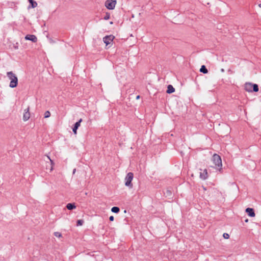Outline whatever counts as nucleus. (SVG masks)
<instances>
[{
    "instance_id": "ddd939ff",
    "label": "nucleus",
    "mask_w": 261,
    "mask_h": 261,
    "mask_svg": "<svg viewBox=\"0 0 261 261\" xmlns=\"http://www.w3.org/2000/svg\"><path fill=\"white\" fill-rule=\"evenodd\" d=\"M30 4H31V7L32 8H35L37 6V3L36 1H34V0H28ZM30 8V6L29 7V8Z\"/></svg>"
},
{
    "instance_id": "6ab92c4d",
    "label": "nucleus",
    "mask_w": 261,
    "mask_h": 261,
    "mask_svg": "<svg viewBox=\"0 0 261 261\" xmlns=\"http://www.w3.org/2000/svg\"><path fill=\"white\" fill-rule=\"evenodd\" d=\"M50 113L49 111H47L45 112L44 118H48L50 117Z\"/></svg>"
},
{
    "instance_id": "dca6fc26",
    "label": "nucleus",
    "mask_w": 261,
    "mask_h": 261,
    "mask_svg": "<svg viewBox=\"0 0 261 261\" xmlns=\"http://www.w3.org/2000/svg\"><path fill=\"white\" fill-rule=\"evenodd\" d=\"M111 211L113 213H118L120 211V209L118 207L114 206L111 208Z\"/></svg>"
},
{
    "instance_id": "a211bd4d",
    "label": "nucleus",
    "mask_w": 261,
    "mask_h": 261,
    "mask_svg": "<svg viewBox=\"0 0 261 261\" xmlns=\"http://www.w3.org/2000/svg\"><path fill=\"white\" fill-rule=\"evenodd\" d=\"M47 158L48 160L50 161V164H51V168H50V171H51L53 170V165H54V162L53 161L50 159V157L49 156H47Z\"/></svg>"
},
{
    "instance_id": "393cba45",
    "label": "nucleus",
    "mask_w": 261,
    "mask_h": 261,
    "mask_svg": "<svg viewBox=\"0 0 261 261\" xmlns=\"http://www.w3.org/2000/svg\"><path fill=\"white\" fill-rule=\"evenodd\" d=\"M75 171H76V169H74L73 170V174H74L75 173Z\"/></svg>"
},
{
    "instance_id": "1a4fd4ad",
    "label": "nucleus",
    "mask_w": 261,
    "mask_h": 261,
    "mask_svg": "<svg viewBox=\"0 0 261 261\" xmlns=\"http://www.w3.org/2000/svg\"><path fill=\"white\" fill-rule=\"evenodd\" d=\"M200 177L203 180H205L207 178V172L206 169H204L202 172L200 173Z\"/></svg>"
},
{
    "instance_id": "39448f33",
    "label": "nucleus",
    "mask_w": 261,
    "mask_h": 261,
    "mask_svg": "<svg viewBox=\"0 0 261 261\" xmlns=\"http://www.w3.org/2000/svg\"><path fill=\"white\" fill-rule=\"evenodd\" d=\"M114 37L113 35L106 36L103 38V41L106 45L110 44L113 40Z\"/></svg>"
},
{
    "instance_id": "4be33fe9",
    "label": "nucleus",
    "mask_w": 261,
    "mask_h": 261,
    "mask_svg": "<svg viewBox=\"0 0 261 261\" xmlns=\"http://www.w3.org/2000/svg\"><path fill=\"white\" fill-rule=\"evenodd\" d=\"M223 237L225 239H228L229 237V236L228 233H224L223 234Z\"/></svg>"
},
{
    "instance_id": "aec40b11",
    "label": "nucleus",
    "mask_w": 261,
    "mask_h": 261,
    "mask_svg": "<svg viewBox=\"0 0 261 261\" xmlns=\"http://www.w3.org/2000/svg\"><path fill=\"white\" fill-rule=\"evenodd\" d=\"M54 236H56V237H58V238H60L62 237L61 233L59 232H55Z\"/></svg>"
},
{
    "instance_id": "f257e3e1",
    "label": "nucleus",
    "mask_w": 261,
    "mask_h": 261,
    "mask_svg": "<svg viewBox=\"0 0 261 261\" xmlns=\"http://www.w3.org/2000/svg\"><path fill=\"white\" fill-rule=\"evenodd\" d=\"M7 75L10 80V87H16L18 85V79L16 75L12 71H9L7 73Z\"/></svg>"
},
{
    "instance_id": "a878e982",
    "label": "nucleus",
    "mask_w": 261,
    "mask_h": 261,
    "mask_svg": "<svg viewBox=\"0 0 261 261\" xmlns=\"http://www.w3.org/2000/svg\"><path fill=\"white\" fill-rule=\"evenodd\" d=\"M137 99H139L140 98V96L139 95H138L137 96V98H136Z\"/></svg>"
},
{
    "instance_id": "cd10ccee",
    "label": "nucleus",
    "mask_w": 261,
    "mask_h": 261,
    "mask_svg": "<svg viewBox=\"0 0 261 261\" xmlns=\"http://www.w3.org/2000/svg\"><path fill=\"white\" fill-rule=\"evenodd\" d=\"M248 221V219H246V220H245V222H247Z\"/></svg>"
},
{
    "instance_id": "c756f323",
    "label": "nucleus",
    "mask_w": 261,
    "mask_h": 261,
    "mask_svg": "<svg viewBox=\"0 0 261 261\" xmlns=\"http://www.w3.org/2000/svg\"><path fill=\"white\" fill-rule=\"evenodd\" d=\"M15 48L17 49V46H15Z\"/></svg>"
},
{
    "instance_id": "2eb2a0df",
    "label": "nucleus",
    "mask_w": 261,
    "mask_h": 261,
    "mask_svg": "<svg viewBox=\"0 0 261 261\" xmlns=\"http://www.w3.org/2000/svg\"><path fill=\"white\" fill-rule=\"evenodd\" d=\"M200 71L201 72L203 73H207L208 72V70H207V69H206V68L205 67V66L204 65H202L201 67V68L200 69Z\"/></svg>"
},
{
    "instance_id": "0eeeda50",
    "label": "nucleus",
    "mask_w": 261,
    "mask_h": 261,
    "mask_svg": "<svg viewBox=\"0 0 261 261\" xmlns=\"http://www.w3.org/2000/svg\"><path fill=\"white\" fill-rule=\"evenodd\" d=\"M82 121V119H80L79 121L76 122L75 124H74V127H73L72 128V131L73 132V133L75 134V135H76L77 134V129L78 128V127L80 126V123Z\"/></svg>"
},
{
    "instance_id": "4468645a",
    "label": "nucleus",
    "mask_w": 261,
    "mask_h": 261,
    "mask_svg": "<svg viewBox=\"0 0 261 261\" xmlns=\"http://www.w3.org/2000/svg\"><path fill=\"white\" fill-rule=\"evenodd\" d=\"M66 207L69 210H71L76 208V206L74 203H68L66 205Z\"/></svg>"
},
{
    "instance_id": "b1692460",
    "label": "nucleus",
    "mask_w": 261,
    "mask_h": 261,
    "mask_svg": "<svg viewBox=\"0 0 261 261\" xmlns=\"http://www.w3.org/2000/svg\"><path fill=\"white\" fill-rule=\"evenodd\" d=\"M114 217L113 216H111L109 217V220L111 221H113L114 220Z\"/></svg>"
},
{
    "instance_id": "c85d7f7f",
    "label": "nucleus",
    "mask_w": 261,
    "mask_h": 261,
    "mask_svg": "<svg viewBox=\"0 0 261 261\" xmlns=\"http://www.w3.org/2000/svg\"><path fill=\"white\" fill-rule=\"evenodd\" d=\"M259 7H261V4L259 5Z\"/></svg>"
},
{
    "instance_id": "7ed1b4c3",
    "label": "nucleus",
    "mask_w": 261,
    "mask_h": 261,
    "mask_svg": "<svg viewBox=\"0 0 261 261\" xmlns=\"http://www.w3.org/2000/svg\"><path fill=\"white\" fill-rule=\"evenodd\" d=\"M134 178V174L132 172H129L126 175L125 178V185L130 188H133V184L132 181Z\"/></svg>"
},
{
    "instance_id": "412c9836",
    "label": "nucleus",
    "mask_w": 261,
    "mask_h": 261,
    "mask_svg": "<svg viewBox=\"0 0 261 261\" xmlns=\"http://www.w3.org/2000/svg\"><path fill=\"white\" fill-rule=\"evenodd\" d=\"M110 15L109 13H107L106 15L104 17V19L105 20H108L109 19H110Z\"/></svg>"
},
{
    "instance_id": "9b49d317",
    "label": "nucleus",
    "mask_w": 261,
    "mask_h": 261,
    "mask_svg": "<svg viewBox=\"0 0 261 261\" xmlns=\"http://www.w3.org/2000/svg\"><path fill=\"white\" fill-rule=\"evenodd\" d=\"M30 117V113L29 112V108L27 109V111H26L24 114H23V120L24 121H27L28 120Z\"/></svg>"
},
{
    "instance_id": "bb28decb",
    "label": "nucleus",
    "mask_w": 261,
    "mask_h": 261,
    "mask_svg": "<svg viewBox=\"0 0 261 261\" xmlns=\"http://www.w3.org/2000/svg\"><path fill=\"white\" fill-rule=\"evenodd\" d=\"M221 72H224V69H221Z\"/></svg>"
},
{
    "instance_id": "20e7f679",
    "label": "nucleus",
    "mask_w": 261,
    "mask_h": 261,
    "mask_svg": "<svg viewBox=\"0 0 261 261\" xmlns=\"http://www.w3.org/2000/svg\"><path fill=\"white\" fill-rule=\"evenodd\" d=\"M116 4V0H107L105 2V6L109 10L114 9Z\"/></svg>"
},
{
    "instance_id": "6e6552de",
    "label": "nucleus",
    "mask_w": 261,
    "mask_h": 261,
    "mask_svg": "<svg viewBox=\"0 0 261 261\" xmlns=\"http://www.w3.org/2000/svg\"><path fill=\"white\" fill-rule=\"evenodd\" d=\"M252 85H253V84L251 83H246L245 84V90L249 92H252Z\"/></svg>"
},
{
    "instance_id": "f8f14e48",
    "label": "nucleus",
    "mask_w": 261,
    "mask_h": 261,
    "mask_svg": "<svg viewBox=\"0 0 261 261\" xmlns=\"http://www.w3.org/2000/svg\"><path fill=\"white\" fill-rule=\"evenodd\" d=\"M174 91H175V89L173 88V87L172 85H169L168 86L167 90V93L170 94V93L174 92Z\"/></svg>"
},
{
    "instance_id": "f03ea898",
    "label": "nucleus",
    "mask_w": 261,
    "mask_h": 261,
    "mask_svg": "<svg viewBox=\"0 0 261 261\" xmlns=\"http://www.w3.org/2000/svg\"><path fill=\"white\" fill-rule=\"evenodd\" d=\"M212 161L215 165V168L221 171L222 169V163L220 156L217 154H214L212 157Z\"/></svg>"
},
{
    "instance_id": "423d86ee",
    "label": "nucleus",
    "mask_w": 261,
    "mask_h": 261,
    "mask_svg": "<svg viewBox=\"0 0 261 261\" xmlns=\"http://www.w3.org/2000/svg\"><path fill=\"white\" fill-rule=\"evenodd\" d=\"M25 39L30 40L33 42H36L37 41V38L34 35H27L25 37Z\"/></svg>"
},
{
    "instance_id": "9d476101",
    "label": "nucleus",
    "mask_w": 261,
    "mask_h": 261,
    "mask_svg": "<svg viewBox=\"0 0 261 261\" xmlns=\"http://www.w3.org/2000/svg\"><path fill=\"white\" fill-rule=\"evenodd\" d=\"M246 212L248 214V215L250 216V217H254L255 214V213L254 212V210L253 208H247L246 209Z\"/></svg>"
},
{
    "instance_id": "7c9ffc66",
    "label": "nucleus",
    "mask_w": 261,
    "mask_h": 261,
    "mask_svg": "<svg viewBox=\"0 0 261 261\" xmlns=\"http://www.w3.org/2000/svg\"><path fill=\"white\" fill-rule=\"evenodd\" d=\"M15 48L17 49V46H15Z\"/></svg>"
},
{
    "instance_id": "5701e85b",
    "label": "nucleus",
    "mask_w": 261,
    "mask_h": 261,
    "mask_svg": "<svg viewBox=\"0 0 261 261\" xmlns=\"http://www.w3.org/2000/svg\"><path fill=\"white\" fill-rule=\"evenodd\" d=\"M83 221L82 220H79L77 221V225H82L83 224Z\"/></svg>"
},
{
    "instance_id": "f3484780",
    "label": "nucleus",
    "mask_w": 261,
    "mask_h": 261,
    "mask_svg": "<svg viewBox=\"0 0 261 261\" xmlns=\"http://www.w3.org/2000/svg\"><path fill=\"white\" fill-rule=\"evenodd\" d=\"M257 92L258 91V85L256 84H253L252 85V92Z\"/></svg>"
}]
</instances>
